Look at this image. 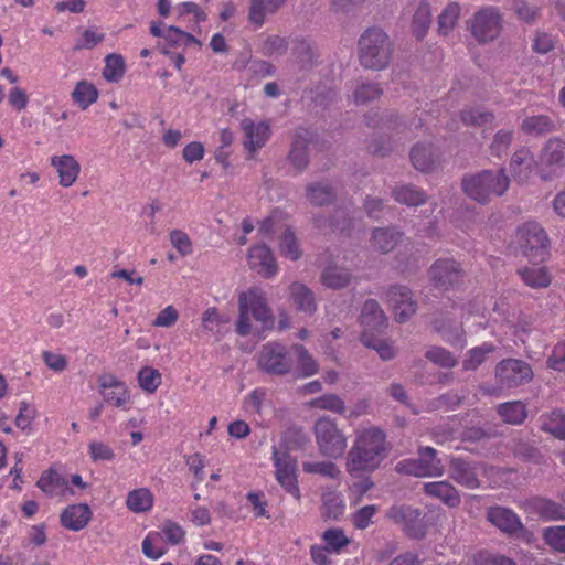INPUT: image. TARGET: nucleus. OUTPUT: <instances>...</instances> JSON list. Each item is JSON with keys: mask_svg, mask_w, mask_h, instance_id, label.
<instances>
[{"mask_svg": "<svg viewBox=\"0 0 565 565\" xmlns=\"http://www.w3.org/2000/svg\"><path fill=\"white\" fill-rule=\"evenodd\" d=\"M266 14L269 13L265 0L249 1L247 20L255 29H259L265 24Z\"/></svg>", "mask_w": 565, "mask_h": 565, "instance_id": "obj_59", "label": "nucleus"}, {"mask_svg": "<svg viewBox=\"0 0 565 565\" xmlns=\"http://www.w3.org/2000/svg\"><path fill=\"white\" fill-rule=\"evenodd\" d=\"M360 320L366 331L367 329L379 331L386 323L384 311L381 309L377 301L373 299L364 302Z\"/></svg>", "mask_w": 565, "mask_h": 565, "instance_id": "obj_29", "label": "nucleus"}, {"mask_svg": "<svg viewBox=\"0 0 565 565\" xmlns=\"http://www.w3.org/2000/svg\"><path fill=\"white\" fill-rule=\"evenodd\" d=\"M411 161L416 170L430 172L438 166V156L431 145L417 143L411 150Z\"/></svg>", "mask_w": 565, "mask_h": 565, "instance_id": "obj_26", "label": "nucleus"}, {"mask_svg": "<svg viewBox=\"0 0 565 565\" xmlns=\"http://www.w3.org/2000/svg\"><path fill=\"white\" fill-rule=\"evenodd\" d=\"M309 405L313 408L330 411L337 414H343L345 409L344 401L335 394H324L312 399Z\"/></svg>", "mask_w": 565, "mask_h": 565, "instance_id": "obj_51", "label": "nucleus"}, {"mask_svg": "<svg viewBox=\"0 0 565 565\" xmlns=\"http://www.w3.org/2000/svg\"><path fill=\"white\" fill-rule=\"evenodd\" d=\"M461 7L457 2H450L438 15V33L443 36L450 34L458 23Z\"/></svg>", "mask_w": 565, "mask_h": 565, "instance_id": "obj_36", "label": "nucleus"}, {"mask_svg": "<svg viewBox=\"0 0 565 565\" xmlns=\"http://www.w3.org/2000/svg\"><path fill=\"white\" fill-rule=\"evenodd\" d=\"M238 307H243L256 321L264 326L273 324L271 311L267 306L265 292L258 288H250L238 297Z\"/></svg>", "mask_w": 565, "mask_h": 565, "instance_id": "obj_14", "label": "nucleus"}, {"mask_svg": "<svg viewBox=\"0 0 565 565\" xmlns=\"http://www.w3.org/2000/svg\"><path fill=\"white\" fill-rule=\"evenodd\" d=\"M273 460L278 483L295 499L299 500L300 489L296 475V461L288 454H279L274 447Z\"/></svg>", "mask_w": 565, "mask_h": 565, "instance_id": "obj_12", "label": "nucleus"}, {"mask_svg": "<svg viewBox=\"0 0 565 565\" xmlns=\"http://www.w3.org/2000/svg\"><path fill=\"white\" fill-rule=\"evenodd\" d=\"M403 233L396 228H375L372 234L371 244L373 248L383 254L392 252L402 241Z\"/></svg>", "mask_w": 565, "mask_h": 565, "instance_id": "obj_31", "label": "nucleus"}, {"mask_svg": "<svg viewBox=\"0 0 565 565\" xmlns=\"http://www.w3.org/2000/svg\"><path fill=\"white\" fill-rule=\"evenodd\" d=\"M385 433L377 427L359 430L347 456V471L351 476H360L376 470L387 457Z\"/></svg>", "mask_w": 565, "mask_h": 565, "instance_id": "obj_1", "label": "nucleus"}, {"mask_svg": "<svg viewBox=\"0 0 565 565\" xmlns=\"http://www.w3.org/2000/svg\"><path fill=\"white\" fill-rule=\"evenodd\" d=\"M51 166L55 169L58 177V184L63 188L72 186L81 173V164L72 154L52 156Z\"/></svg>", "mask_w": 565, "mask_h": 565, "instance_id": "obj_20", "label": "nucleus"}, {"mask_svg": "<svg viewBox=\"0 0 565 565\" xmlns=\"http://www.w3.org/2000/svg\"><path fill=\"white\" fill-rule=\"evenodd\" d=\"M503 26V17L495 7H482L477 10L469 21L468 29L478 43H489L497 40Z\"/></svg>", "mask_w": 565, "mask_h": 565, "instance_id": "obj_6", "label": "nucleus"}, {"mask_svg": "<svg viewBox=\"0 0 565 565\" xmlns=\"http://www.w3.org/2000/svg\"><path fill=\"white\" fill-rule=\"evenodd\" d=\"M36 487L45 494L53 497L64 493L68 489V481L55 469L49 468L41 473Z\"/></svg>", "mask_w": 565, "mask_h": 565, "instance_id": "obj_27", "label": "nucleus"}, {"mask_svg": "<svg viewBox=\"0 0 565 565\" xmlns=\"http://www.w3.org/2000/svg\"><path fill=\"white\" fill-rule=\"evenodd\" d=\"M322 540L326 546L333 553H340V551L350 543L342 529H329L324 531Z\"/></svg>", "mask_w": 565, "mask_h": 565, "instance_id": "obj_60", "label": "nucleus"}, {"mask_svg": "<svg viewBox=\"0 0 565 565\" xmlns=\"http://www.w3.org/2000/svg\"><path fill=\"white\" fill-rule=\"evenodd\" d=\"M471 562L473 565H516L512 558L486 550L475 553L471 556Z\"/></svg>", "mask_w": 565, "mask_h": 565, "instance_id": "obj_52", "label": "nucleus"}, {"mask_svg": "<svg viewBox=\"0 0 565 565\" xmlns=\"http://www.w3.org/2000/svg\"><path fill=\"white\" fill-rule=\"evenodd\" d=\"M495 377L502 387H518L530 382L533 371L530 364L518 359H507L498 363Z\"/></svg>", "mask_w": 565, "mask_h": 565, "instance_id": "obj_11", "label": "nucleus"}, {"mask_svg": "<svg viewBox=\"0 0 565 565\" xmlns=\"http://www.w3.org/2000/svg\"><path fill=\"white\" fill-rule=\"evenodd\" d=\"M386 515L394 523L401 525L409 537L420 539L425 535V524L418 509L403 504L393 505Z\"/></svg>", "mask_w": 565, "mask_h": 565, "instance_id": "obj_13", "label": "nucleus"}, {"mask_svg": "<svg viewBox=\"0 0 565 565\" xmlns=\"http://www.w3.org/2000/svg\"><path fill=\"white\" fill-rule=\"evenodd\" d=\"M307 198L312 204L324 205L333 200L334 193L329 185L317 183L307 186Z\"/></svg>", "mask_w": 565, "mask_h": 565, "instance_id": "obj_56", "label": "nucleus"}, {"mask_svg": "<svg viewBox=\"0 0 565 565\" xmlns=\"http://www.w3.org/2000/svg\"><path fill=\"white\" fill-rule=\"evenodd\" d=\"M539 167L542 180L558 177L565 168V141L556 137L548 139L539 157Z\"/></svg>", "mask_w": 565, "mask_h": 565, "instance_id": "obj_10", "label": "nucleus"}, {"mask_svg": "<svg viewBox=\"0 0 565 565\" xmlns=\"http://www.w3.org/2000/svg\"><path fill=\"white\" fill-rule=\"evenodd\" d=\"M554 129L553 120L546 115L526 117L521 124V130L526 135L540 136Z\"/></svg>", "mask_w": 565, "mask_h": 565, "instance_id": "obj_37", "label": "nucleus"}, {"mask_svg": "<svg viewBox=\"0 0 565 565\" xmlns=\"http://www.w3.org/2000/svg\"><path fill=\"white\" fill-rule=\"evenodd\" d=\"M498 414L505 423L519 425L526 418V408L520 401L507 402L498 406Z\"/></svg>", "mask_w": 565, "mask_h": 565, "instance_id": "obj_39", "label": "nucleus"}, {"mask_svg": "<svg viewBox=\"0 0 565 565\" xmlns=\"http://www.w3.org/2000/svg\"><path fill=\"white\" fill-rule=\"evenodd\" d=\"M513 140L512 130H499L490 145V152L492 156L501 158L507 153Z\"/></svg>", "mask_w": 565, "mask_h": 565, "instance_id": "obj_63", "label": "nucleus"}, {"mask_svg": "<svg viewBox=\"0 0 565 565\" xmlns=\"http://www.w3.org/2000/svg\"><path fill=\"white\" fill-rule=\"evenodd\" d=\"M98 393L103 401L114 407L128 411L131 407V394L127 384L114 373H103L97 377Z\"/></svg>", "mask_w": 565, "mask_h": 565, "instance_id": "obj_8", "label": "nucleus"}, {"mask_svg": "<svg viewBox=\"0 0 565 565\" xmlns=\"http://www.w3.org/2000/svg\"><path fill=\"white\" fill-rule=\"evenodd\" d=\"M241 125L245 137L244 147L249 153H255L266 145L271 134L268 124L254 122L252 119L245 118Z\"/></svg>", "mask_w": 565, "mask_h": 565, "instance_id": "obj_18", "label": "nucleus"}, {"mask_svg": "<svg viewBox=\"0 0 565 565\" xmlns=\"http://www.w3.org/2000/svg\"><path fill=\"white\" fill-rule=\"evenodd\" d=\"M429 280L439 290L458 288L463 282V270L454 258L437 259L428 270Z\"/></svg>", "mask_w": 565, "mask_h": 565, "instance_id": "obj_9", "label": "nucleus"}, {"mask_svg": "<svg viewBox=\"0 0 565 565\" xmlns=\"http://www.w3.org/2000/svg\"><path fill=\"white\" fill-rule=\"evenodd\" d=\"M542 429L558 439H565V414L554 409L542 416Z\"/></svg>", "mask_w": 565, "mask_h": 565, "instance_id": "obj_41", "label": "nucleus"}, {"mask_svg": "<svg viewBox=\"0 0 565 565\" xmlns=\"http://www.w3.org/2000/svg\"><path fill=\"white\" fill-rule=\"evenodd\" d=\"M527 507L543 520H565V507L550 499L541 497L532 498L527 501Z\"/></svg>", "mask_w": 565, "mask_h": 565, "instance_id": "obj_24", "label": "nucleus"}, {"mask_svg": "<svg viewBox=\"0 0 565 565\" xmlns=\"http://www.w3.org/2000/svg\"><path fill=\"white\" fill-rule=\"evenodd\" d=\"M137 380L143 392L152 394L161 385L162 375L152 366H142L138 372Z\"/></svg>", "mask_w": 565, "mask_h": 565, "instance_id": "obj_45", "label": "nucleus"}, {"mask_svg": "<svg viewBox=\"0 0 565 565\" xmlns=\"http://www.w3.org/2000/svg\"><path fill=\"white\" fill-rule=\"evenodd\" d=\"M279 253L282 257L290 260H298L302 255L299 241L289 227L286 228L280 237Z\"/></svg>", "mask_w": 565, "mask_h": 565, "instance_id": "obj_43", "label": "nucleus"}, {"mask_svg": "<svg viewBox=\"0 0 565 565\" xmlns=\"http://www.w3.org/2000/svg\"><path fill=\"white\" fill-rule=\"evenodd\" d=\"M386 301L399 322L407 320L416 311V302L412 298V292L404 286H392L386 292Z\"/></svg>", "mask_w": 565, "mask_h": 565, "instance_id": "obj_16", "label": "nucleus"}, {"mask_svg": "<svg viewBox=\"0 0 565 565\" xmlns=\"http://www.w3.org/2000/svg\"><path fill=\"white\" fill-rule=\"evenodd\" d=\"M36 415V408L29 402L22 401L20 403L19 413L15 416L14 424L22 431H30Z\"/></svg>", "mask_w": 565, "mask_h": 565, "instance_id": "obj_55", "label": "nucleus"}, {"mask_svg": "<svg viewBox=\"0 0 565 565\" xmlns=\"http://www.w3.org/2000/svg\"><path fill=\"white\" fill-rule=\"evenodd\" d=\"M494 350V345L488 342L469 350L462 363L463 369L466 371L478 369L486 361L488 354L492 353Z\"/></svg>", "mask_w": 565, "mask_h": 565, "instance_id": "obj_46", "label": "nucleus"}, {"mask_svg": "<svg viewBox=\"0 0 565 565\" xmlns=\"http://www.w3.org/2000/svg\"><path fill=\"white\" fill-rule=\"evenodd\" d=\"M126 73L125 60L120 54L111 53L105 57L103 78L108 83H119Z\"/></svg>", "mask_w": 565, "mask_h": 565, "instance_id": "obj_35", "label": "nucleus"}, {"mask_svg": "<svg viewBox=\"0 0 565 565\" xmlns=\"http://www.w3.org/2000/svg\"><path fill=\"white\" fill-rule=\"evenodd\" d=\"M290 349L297 355L298 371L301 376L308 377L318 372L319 367L317 361L302 344H292Z\"/></svg>", "mask_w": 565, "mask_h": 565, "instance_id": "obj_44", "label": "nucleus"}, {"mask_svg": "<svg viewBox=\"0 0 565 565\" xmlns=\"http://www.w3.org/2000/svg\"><path fill=\"white\" fill-rule=\"evenodd\" d=\"M351 280V274L347 269L338 268L335 266H328L321 275L322 284L332 289H340Z\"/></svg>", "mask_w": 565, "mask_h": 565, "instance_id": "obj_40", "label": "nucleus"}, {"mask_svg": "<svg viewBox=\"0 0 565 565\" xmlns=\"http://www.w3.org/2000/svg\"><path fill=\"white\" fill-rule=\"evenodd\" d=\"M431 23V9L426 0H420L415 9L412 20V31L418 40L426 34Z\"/></svg>", "mask_w": 565, "mask_h": 565, "instance_id": "obj_34", "label": "nucleus"}, {"mask_svg": "<svg viewBox=\"0 0 565 565\" xmlns=\"http://www.w3.org/2000/svg\"><path fill=\"white\" fill-rule=\"evenodd\" d=\"M392 196L399 204L418 206L427 201V194L420 188L413 184H405L393 190Z\"/></svg>", "mask_w": 565, "mask_h": 565, "instance_id": "obj_33", "label": "nucleus"}, {"mask_svg": "<svg viewBox=\"0 0 565 565\" xmlns=\"http://www.w3.org/2000/svg\"><path fill=\"white\" fill-rule=\"evenodd\" d=\"M383 94L382 88L375 83H365L359 85L354 92L353 97L356 105H364L369 102L379 99Z\"/></svg>", "mask_w": 565, "mask_h": 565, "instance_id": "obj_54", "label": "nucleus"}, {"mask_svg": "<svg viewBox=\"0 0 565 565\" xmlns=\"http://www.w3.org/2000/svg\"><path fill=\"white\" fill-rule=\"evenodd\" d=\"M536 162L529 148L516 149L510 160V172L513 179L520 183H526L532 177Z\"/></svg>", "mask_w": 565, "mask_h": 565, "instance_id": "obj_21", "label": "nucleus"}, {"mask_svg": "<svg viewBox=\"0 0 565 565\" xmlns=\"http://www.w3.org/2000/svg\"><path fill=\"white\" fill-rule=\"evenodd\" d=\"M425 356L440 367H454L457 364L456 358L441 347H433L426 351Z\"/></svg>", "mask_w": 565, "mask_h": 565, "instance_id": "obj_61", "label": "nucleus"}, {"mask_svg": "<svg viewBox=\"0 0 565 565\" xmlns=\"http://www.w3.org/2000/svg\"><path fill=\"white\" fill-rule=\"evenodd\" d=\"M361 341L365 347L376 350L383 360H391L395 355L394 349L391 344L376 338L373 333L366 330L362 332Z\"/></svg>", "mask_w": 565, "mask_h": 565, "instance_id": "obj_50", "label": "nucleus"}, {"mask_svg": "<svg viewBox=\"0 0 565 565\" xmlns=\"http://www.w3.org/2000/svg\"><path fill=\"white\" fill-rule=\"evenodd\" d=\"M319 451L329 458H340L347 449V438L329 416L320 417L313 427Z\"/></svg>", "mask_w": 565, "mask_h": 565, "instance_id": "obj_5", "label": "nucleus"}, {"mask_svg": "<svg viewBox=\"0 0 565 565\" xmlns=\"http://www.w3.org/2000/svg\"><path fill=\"white\" fill-rule=\"evenodd\" d=\"M392 57V43L380 28H370L360 36L359 60L364 68L384 70Z\"/></svg>", "mask_w": 565, "mask_h": 565, "instance_id": "obj_3", "label": "nucleus"}, {"mask_svg": "<svg viewBox=\"0 0 565 565\" xmlns=\"http://www.w3.org/2000/svg\"><path fill=\"white\" fill-rule=\"evenodd\" d=\"M523 281L532 288H544L551 284V277L544 267L520 270Z\"/></svg>", "mask_w": 565, "mask_h": 565, "instance_id": "obj_49", "label": "nucleus"}, {"mask_svg": "<svg viewBox=\"0 0 565 565\" xmlns=\"http://www.w3.org/2000/svg\"><path fill=\"white\" fill-rule=\"evenodd\" d=\"M449 475L454 481L468 489L479 487L476 467L463 459L455 458L450 461Z\"/></svg>", "mask_w": 565, "mask_h": 565, "instance_id": "obj_23", "label": "nucleus"}, {"mask_svg": "<svg viewBox=\"0 0 565 565\" xmlns=\"http://www.w3.org/2000/svg\"><path fill=\"white\" fill-rule=\"evenodd\" d=\"M515 239L522 254L534 263L543 262L548 254L547 234L535 221H529L519 226Z\"/></svg>", "mask_w": 565, "mask_h": 565, "instance_id": "obj_4", "label": "nucleus"}, {"mask_svg": "<svg viewBox=\"0 0 565 565\" xmlns=\"http://www.w3.org/2000/svg\"><path fill=\"white\" fill-rule=\"evenodd\" d=\"M169 239L171 245L177 249L180 256L185 257L193 253V243L188 235L182 230H172L169 233Z\"/></svg>", "mask_w": 565, "mask_h": 565, "instance_id": "obj_58", "label": "nucleus"}, {"mask_svg": "<svg viewBox=\"0 0 565 565\" xmlns=\"http://www.w3.org/2000/svg\"><path fill=\"white\" fill-rule=\"evenodd\" d=\"M344 508L340 493L335 491L323 493L321 513L324 519L338 520L343 514Z\"/></svg>", "mask_w": 565, "mask_h": 565, "instance_id": "obj_38", "label": "nucleus"}, {"mask_svg": "<svg viewBox=\"0 0 565 565\" xmlns=\"http://www.w3.org/2000/svg\"><path fill=\"white\" fill-rule=\"evenodd\" d=\"M290 300L297 308V310L312 315L316 309V300L313 292L301 282H292L289 287Z\"/></svg>", "mask_w": 565, "mask_h": 565, "instance_id": "obj_28", "label": "nucleus"}, {"mask_svg": "<svg viewBox=\"0 0 565 565\" xmlns=\"http://www.w3.org/2000/svg\"><path fill=\"white\" fill-rule=\"evenodd\" d=\"M257 364L262 371L268 374L286 375L292 370L294 360L285 344L269 341L262 347Z\"/></svg>", "mask_w": 565, "mask_h": 565, "instance_id": "obj_7", "label": "nucleus"}, {"mask_svg": "<svg viewBox=\"0 0 565 565\" xmlns=\"http://www.w3.org/2000/svg\"><path fill=\"white\" fill-rule=\"evenodd\" d=\"M423 489L427 495L439 499L450 508H455L460 504L461 500L458 491L447 481L426 482L424 483Z\"/></svg>", "mask_w": 565, "mask_h": 565, "instance_id": "obj_25", "label": "nucleus"}, {"mask_svg": "<svg viewBox=\"0 0 565 565\" xmlns=\"http://www.w3.org/2000/svg\"><path fill=\"white\" fill-rule=\"evenodd\" d=\"M90 519L92 510L86 503L71 504L63 510L60 516L62 526L75 532L85 529Z\"/></svg>", "mask_w": 565, "mask_h": 565, "instance_id": "obj_22", "label": "nucleus"}, {"mask_svg": "<svg viewBox=\"0 0 565 565\" xmlns=\"http://www.w3.org/2000/svg\"><path fill=\"white\" fill-rule=\"evenodd\" d=\"M509 185L510 179L503 168L497 172L483 170L462 179V190L466 195L481 204L489 202L492 196L503 195Z\"/></svg>", "mask_w": 565, "mask_h": 565, "instance_id": "obj_2", "label": "nucleus"}, {"mask_svg": "<svg viewBox=\"0 0 565 565\" xmlns=\"http://www.w3.org/2000/svg\"><path fill=\"white\" fill-rule=\"evenodd\" d=\"M318 141L313 134L308 129L299 128L294 137L291 149L288 154L289 162L298 170L302 171L309 162L308 151L316 147Z\"/></svg>", "mask_w": 565, "mask_h": 565, "instance_id": "obj_15", "label": "nucleus"}, {"mask_svg": "<svg viewBox=\"0 0 565 565\" xmlns=\"http://www.w3.org/2000/svg\"><path fill=\"white\" fill-rule=\"evenodd\" d=\"M98 96L99 92L96 86L86 79L78 81L71 94L72 100L82 110H86L89 106L95 104Z\"/></svg>", "mask_w": 565, "mask_h": 565, "instance_id": "obj_32", "label": "nucleus"}, {"mask_svg": "<svg viewBox=\"0 0 565 565\" xmlns=\"http://www.w3.org/2000/svg\"><path fill=\"white\" fill-rule=\"evenodd\" d=\"M105 40V33L98 28L85 29L74 43V51L92 50Z\"/></svg>", "mask_w": 565, "mask_h": 565, "instance_id": "obj_48", "label": "nucleus"}, {"mask_svg": "<svg viewBox=\"0 0 565 565\" xmlns=\"http://www.w3.org/2000/svg\"><path fill=\"white\" fill-rule=\"evenodd\" d=\"M267 398L266 390L257 387L250 391L243 401V408L248 414H260Z\"/></svg>", "mask_w": 565, "mask_h": 565, "instance_id": "obj_57", "label": "nucleus"}, {"mask_svg": "<svg viewBox=\"0 0 565 565\" xmlns=\"http://www.w3.org/2000/svg\"><path fill=\"white\" fill-rule=\"evenodd\" d=\"M437 452L433 447H419L418 449V461L425 470H429V475L426 477H438L444 472L441 461L436 457Z\"/></svg>", "mask_w": 565, "mask_h": 565, "instance_id": "obj_42", "label": "nucleus"}, {"mask_svg": "<svg viewBox=\"0 0 565 565\" xmlns=\"http://www.w3.org/2000/svg\"><path fill=\"white\" fill-rule=\"evenodd\" d=\"M248 265L265 278L274 277L278 270L274 254L265 244L255 245L249 249Z\"/></svg>", "mask_w": 565, "mask_h": 565, "instance_id": "obj_17", "label": "nucleus"}, {"mask_svg": "<svg viewBox=\"0 0 565 565\" xmlns=\"http://www.w3.org/2000/svg\"><path fill=\"white\" fill-rule=\"evenodd\" d=\"M487 520L508 535L516 534L523 530L519 515L511 509L503 507H491L487 511Z\"/></svg>", "mask_w": 565, "mask_h": 565, "instance_id": "obj_19", "label": "nucleus"}, {"mask_svg": "<svg viewBox=\"0 0 565 565\" xmlns=\"http://www.w3.org/2000/svg\"><path fill=\"white\" fill-rule=\"evenodd\" d=\"M88 454L93 462L111 461L115 458L114 449L103 441H90Z\"/></svg>", "mask_w": 565, "mask_h": 565, "instance_id": "obj_64", "label": "nucleus"}, {"mask_svg": "<svg viewBox=\"0 0 565 565\" xmlns=\"http://www.w3.org/2000/svg\"><path fill=\"white\" fill-rule=\"evenodd\" d=\"M461 120L467 126L482 127L492 124L494 115L480 107H470L461 111Z\"/></svg>", "mask_w": 565, "mask_h": 565, "instance_id": "obj_47", "label": "nucleus"}, {"mask_svg": "<svg viewBox=\"0 0 565 565\" xmlns=\"http://www.w3.org/2000/svg\"><path fill=\"white\" fill-rule=\"evenodd\" d=\"M545 543L555 552L565 553V526H548L543 531Z\"/></svg>", "mask_w": 565, "mask_h": 565, "instance_id": "obj_53", "label": "nucleus"}, {"mask_svg": "<svg viewBox=\"0 0 565 565\" xmlns=\"http://www.w3.org/2000/svg\"><path fill=\"white\" fill-rule=\"evenodd\" d=\"M154 504L153 493L145 487L134 489L126 497V507L134 513L149 512Z\"/></svg>", "mask_w": 565, "mask_h": 565, "instance_id": "obj_30", "label": "nucleus"}, {"mask_svg": "<svg viewBox=\"0 0 565 565\" xmlns=\"http://www.w3.org/2000/svg\"><path fill=\"white\" fill-rule=\"evenodd\" d=\"M302 469L306 473L312 475H321L329 477L331 479H337L340 476V470L333 462L326 461H315V462H303Z\"/></svg>", "mask_w": 565, "mask_h": 565, "instance_id": "obj_62", "label": "nucleus"}]
</instances>
